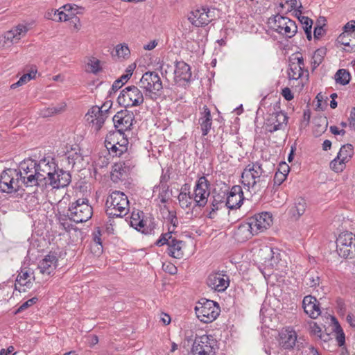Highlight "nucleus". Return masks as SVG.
Returning <instances> with one entry per match:
<instances>
[{
    "instance_id": "58836bf2",
    "label": "nucleus",
    "mask_w": 355,
    "mask_h": 355,
    "mask_svg": "<svg viewBox=\"0 0 355 355\" xmlns=\"http://www.w3.org/2000/svg\"><path fill=\"white\" fill-rule=\"evenodd\" d=\"M327 53L325 48L318 49L313 53L311 60V66L313 70L316 69L323 61V59Z\"/></svg>"
},
{
    "instance_id": "7ed1b4c3",
    "label": "nucleus",
    "mask_w": 355,
    "mask_h": 355,
    "mask_svg": "<svg viewBox=\"0 0 355 355\" xmlns=\"http://www.w3.org/2000/svg\"><path fill=\"white\" fill-rule=\"evenodd\" d=\"M139 85L144 89L146 97L153 101H157L162 94V81L158 73L155 71L144 73Z\"/></svg>"
},
{
    "instance_id": "6ab92c4d",
    "label": "nucleus",
    "mask_w": 355,
    "mask_h": 355,
    "mask_svg": "<svg viewBox=\"0 0 355 355\" xmlns=\"http://www.w3.org/2000/svg\"><path fill=\"white\" fill-rule=\"evenodd\" d=\"M229 277L222 272H212L207 279V285L211 289L223 292L229 286Z\"/></svg>"
},
{
    "instance_id": "c9c22d12",
    "label": "nucleus",
    "mask_w": 355,
    "mask_h": 355,
    "mask_svg": "<svg viewBox=\"0 0 355 355\" xmlns=\"http://www.w3.org/2000/svg\"><path fill=\"white\" fill-rule=\"evenodd\" d=\"M187 184H184V187L182 189L179 196H178V201L180 205L183 209L189 208L192 204V200H193V196L190 195L189 191L186 188Z\"/></svg>"
},
{
    "instance_id": "412c9836",
    "label": "nucleus",
    "mask_w": 355,
    "mask_h": 355,
    "mask_svg": "<svg viewBox=\"0 0 355 355\" xmlns=\"http://www.w3.org/2000/svg\"><path fill=\"white\" fill-rule=\"evenodd\" d=\"M288 121V116L283 112H274L270 115L267 120L266 129L270 132H273L283 129Z\"/></svg>"
},
{
    "instance_id": "3c124183",
    "label": "nucleus",
    "mask_w": 355,
    "mask_h": 355,
    "mask_svg": "<svg viewBox=\"0 0 355 355\" xmlns=\"http://www.w3.org/2000/svg\"><path fill=\"white\" fill-rule=\"evenodd\" d=\"M173 233V230H171V227H168V232L161 235L160 238L156 241V245L158 246H162L164 244H167L168 245V243H170L172 239H173L172 236Z\"/></svg>"
},
{
    "instance_id": "473e14b6",
    "label": "nucleus",
    "mask_w": 355,
    "mask_h": 355,
    "mask_svg": "<svg viewBox=\"0 0 355 355\" xmlns=\"http://www.w3.org/2000/svg\"><path fill=\"white\" fill-rule=\"evenodd\" d=\"M71 175L69 172L63 169H59V178H58L57 180L51 178L53 180L51 187L56 189L64 187L71 182Z\"/></svg>"
},
{
    "instance_id": "338daca9",
    "label": "nucleus",
    "mask_w": 355,
    "mask_h": 355,
    "mask_svg": "<svg viewBox=\"0 0 355 355\" xmlns=\"http://www.w3.org/2000/svg\"><path fill=\"white\" fill-rule=\"evenodd\" d=\"M45 17L46 19H51V20H53V21H58L57 10H51L50 11H48L45 14Z\"/></svg>"
},
{
    "instance_id": "a878e982",
    "label": "nucleus",
    "mask_w": 355,
    "mask_h": 355,
    "mask_svg": "<svg viewBox=\"0 0 355 355\" xmlns=\"http://www.w3.org/2000/svg\"><path fill=\"white\" fill-rule=\"evenodd\" d=\"M226 196L227 192L224 191L214 193L210 205L211 210L207 215L209 218H215L217 210L227 207Z\"/></svg>"
},
{
    "instance_id": "9d476101",
    "label": "nucleus",
    "mask_w": 355,
    "mask_h": 355,
    "mask_svg": "<svg viewBox=\"0 0 355 355\" xmlns=\"http://www.w3.org/2000/svg\"><path fill=\"white\" fill-rule=\"evenodd\" d=\"M269 24L275 31L289 38L294 36L297 31V26L294 21L279 15L270 17Z\"/></svg>"
},
{
    "instance_id": "09e8293b",
    "label": "nucleus",
    "mask_w": 355,
    "mask_h": 355,
    "mask_svg": "<svg viewBox=\"0 0 355 355\" xmlns=\"http://www.w3.org/2000/svg\"><path fill=\"white\" fill-rule=\"evenodd\" d=\"M35 75H36V71H31L30 73H25L19 78V80L17 83H13L10 86V87L12 89H15V88L17 87L18 86L24 85L25 83H28L31 79H33L35 77Z\"/></svg>"
},
{
    "instance_id": "2f4dec72",
    "label": "nucleus",
    "mask_w": 355,
    "mask_h": 355,
    "mask_svg": "<svg viewBox=\"0 0 355 355\" xmlns=\"http://www.w3.org/2000/svg\"><path fill=\"white\" fill-rule=\"evenodd\" d=\"M306 208V200L302 198H297L293 206L290 209V214L295 219H298L304 214Z\"/></svg>"
},
{
    "instance_id": "49530a36",
    "label": "nucleus",
    "mask_w": 355,
    "mask_h": 355,
    "mask_svg": "<svg viewBox=\"0 0 355 355\" xmlns=\"http://www.w3.org/2000/svg\"><path fill=\"white\" fill-rule=\"evenodd\" d=\"M306 285L311 288H316L320 286V277L314 272H309L306 275Z\"/></svg>"
},
{
    "instance_id": "1a4fd4ad",
    "label": "nucleus",
    "mask_w": 355,
    "mask_h": 355,
    "mask_svg": "<svg viewBox=\"0 0 355 355\" xmlns=\"http://www.w3.org/2000/svg\"><path fill=\"white\" fill-rule=\"evenodd\" d=\"M117 101L120 105L124 107H137L144 103V96L137 86H128L121 92Z\"/></svg>"
},
{
    "instance_id": "603ef678",
    "label": "nucleus",
    "mask_w": 355,
    "mask_h": 355,
    "mask_svg": "<svg viewBox=\"0 0 355 355\" xmlns=\"http://www.w3.org/2000/svg\"><path fill=\"white\" fill-rule=\"evenodd\" d=\"M75 14V12L67 14L63 11L57 10L58 21L72 20L73 22H75L76 21H79L76 17H74Z\"/></svg>"
},
{
    "instance_id": "72a5a7b5",
    "label": "nucleus",
    "mask_w": 355,
    "mask_h": 355,
    "mask_svg": "<svg viewBox=\"0 0 355 355\" xmlns=\"http://www.w3.org/2000/svg\"><path fill=\"white\" fill-rule=\"evenodd\" d=\"M302 308L304 311H320V304L317 296H305L302 301Z\"/></svg>"
},
{
    "instance_id": "7c9ffc66",
    "label": "nucleus",
    "mask_w": 355,
    "mask_h": 355,
    "mask_svg": "<svg viewBox=\"0 0 355 355\" xmlns=\"http://www.w3.org/2000/svg\"><path fill=\"white\" fill-rule=\"evenodd\" d=\"M183 241L178 240L175 238L172 239L168 243V254L175 259H181L183 257V251L182 250Z\"/></svg>"
},
{
    "instance_id": "c85d7f7f",
    "label": "nucleus",
    "mask_w": 355,
    "mask_h": 355,
    "mask_svg": "<svg viewBox=\"0 0 355 355\" xmlns=\"http://www.w3.org/2000/svg\"><path fill=\"white\" fill-rule=\"evenodd\" d=\"M259 256L262 258L265 263L269 262V264L272 266L277 265L279 260L278 249H273L268 246L260 249Z\"/></svg>"
},
{
    "instance_id": "79ce46f5",
    "label": "nucleus",
    "mask_w": 355,
    "mask_h": 355,
    "mask_svg": "<svg viewBox=\"0 0 355 355\" xmlns=\"http://www.w3.org/2000/svg\"><path fill=\"white\" fill-rule=\"evenodd\" d=\"M196 317L204 323H209L216 320L218 315L219 312H195Z\"/></svg>"
},
{
    "instance_id": "4468645a",
    "label": "nucleus",
    "mask_w": 355,
    "mask_h": 355,
    "mask_svg": "<svg viewBox=\"0 0 355 355\" xmlns=\"http://www.w3.org/2000/svg\"><path fill=\"white\" fill-rule=\"evenodd\" d=\"M112 120L116 128L115 132L124 133L130 130L135 120V115L132 112L125 109L117 112Z\"/></svg>"
},
{
    "instance_id": "4be33fe9",
    "label": "nucleus",
    "mask_w": 355,
    "mask_h": 355,
    "mask_svg": "<svg viewBox=\"0 0 355 355\" xmlns=\"http://www.w3.org/2000/svg\"><path fill=\"white\" fill-rule=\"evenodd\" d=\"M243 199L241 187L239 185L233 186L230 192L227 193L225 201L227 207L230 209L239 208L242 205Z\"/></svg>"
},
{
    "instance_id": "6e6d98bb",
    "label": "nucleus",
    "mask_w": 355,
    "mask_h": 355,
    "mask_svg": "<svg viewBox=\"0 0 355 355\" xmlns=\"http://www.w3.org/2000/svg\"><path fill=\"white\" fill-rule=\"evenodd\" d=\"M88 67L90 68V71L93 73H97L101 71L100 60L94 57H92L88 62Z\"/></svg>"
},
{
    "instance_id": "f3484780",
    "label": "nucleus",
    "mask_w": 355,
    "mask_h": 355,
    "mask_svg": "<svg viewBox=\"0 0 355 355\" xmlns=\"http://www.w3.org/2000/svg\"><path fill=\"white\" fill-rule=\"evenodd\" d=\"M214 343L211 336L203 335L195 339L192 352L195 355H210L213 353Z\"/></svg>"
},
{
    "instance_id": "aec40b11",
    "label": "nucleus",
    "mask_w": 355,
    "mask_h": 355,
    "mask_svg": "<svg viewBox=\"0 0 355 355\" xmlns=\"http://www.w3.org/2000/svg\"><path fill=\"white\" fill-rule=\"evenodd\" d=\"M248 220L253 227V232L257 234L266 230L272 223V216L268 212L257 214Z\"/></svg>"
},
{
    "instance_id": "5701e85b",
    "label": "nucleus",
    "mask_w": 355,
    "mask_h": 355,
    "mask_svg": "<svg viewBox=\"0 0 355 355\" xmlns=\"http://www.w3.org/2000/svg\"><path fill=\"white\" fill-rule=\"evenodd\" d=\"M134 166L135 164L130 159L120 161L115 163L112 166V171L111 174L112 180L114 182H117L119 180H121L128 175Z\"/></svg>"
},
{
    "instance_id": "8fccbe9b",
    "label": "nucleus",
    "mask_w": 355,
    "mask_h": 355,
    "mask_svg": "<svg viewBox=\"0 0 355 355\" xmlns=\"http://www.w3.org/2000/svg\"><path fill=\"white\" fill-rule=\"evenodd\" d=\"M116 55L119 58H127L130 53V49L125 44H117L115 47Z\"/></svg>"
},
{
    "instance_id": "a211bd4d",
    "label": "nucleus",
    "mask_w": 355,
    "mask_h": 355,
    "mask_svg": "<svg viewBox=\"0 0 355 355\" xmlns=\"http://www.w3.org/2000/svg\"><path fill=\"white\" fill-rule=\"evenodd\" d=\"M86 121L92 124L95 131H98L103 125L107 118V110H102L98 106H94L89 110L86 116Z\"/></svg>"
},
{
    "instance_id": "de8ad7c7",
    "label": "nucleus",
    "mask_w": 355,
    "mask_h": 355,
    "mask_svg": "<svg viewBox=\"0 0 355 355\" xmlns=\"http://www.w3.org/2000/svg\"><path fill=\"white\" fill-rule=\"evenodd\" d=\"M309 334L315 340L320 338V334H322V328L316 323L312 321L309 322Z\"/></svg>"
},
{
    "instance_id": "9b49d317",
    "label": "nucleus",
    "mask_w": 355,
    "mask_h": 355,
    "mask_svg": "<svg viewBox=\"0 0 355 355\" xmlns=\"http://www.w3.org/2000/svg\"><path fill=\"white\" fill-rule=\"evenodd\" d=\"M216 16V10L202 6L192 10L188 17L189 21L196 27H202L211 22Z\"/></svg>"
},
{
    "instance_id": "dca6fc26",
    "label": "nucleus",
    "mask_w": 355,
    "mask_h": 355,
    "mask_svg": "<svg viewBox=\"0 0 355 355\" xmlns=\"http://www.w3.org/2000/svg\"><path fill=\"white\" fill-rule=\"evenodd\" d=\"M38 186L43 182L46 178L51 176L52 173L56 171L57 164L53 158L51 157H44L37 161Z\"/></svg>"
},
{
    "instance_id": "13d9d810",
    "label": "nucleus",
    "mask_w": 355,
    "mask_h": 355,
    "mask_svg": "<svg viewBox=\"0 0 355 355\" xmlns=\"http://www.w3.org/2000/svg\"><path fill=\"white\" fill-rule=\"evenodd\" d=\"M167 219L170 221V223L172 225V228L171 230H173L175 231V227L178 226V220L175 216V213L172 211H168V216Z\"/></svg>"
},
{
    "instance_id": "4d7b16f0",
    "label": "nucleus",
    "mask_w": 355,
    "mask_h": 355,
    "mask_svg": "<svg viewBox=\"0 0 355 355\" xmlns=\"http://www.w3.org/2000/svg\"><path fill=\"white\" fill-rule=\"evenodd\" d=\"M351 37V35H348V33H343L338 36L337 42L342 45L349 46L352 48V44H350Z\"/></svg>"
},
{
    "instance_id": "c756f323",
    "label": "nucleus",
    "mask_w": 355,
    "mask_h": 355,
    "mask_svg": "<svg viewBox=\"0 0 355 355\" xmlns=\"http://www.w3.org/2000/svg\"><path fill=\"white\" fill-rule=\"evenodd\" d=\"M174 72L176 77L187 82L191 78V67L183 61L176 62Z\"/></svg>"
},
{
    "instance_id": "cd10ccee",
    "label": "nucleus",
    "mask_w": 355,
    "mask_h": 355,
    "mask_svg": "<svg viewBox=\"0 0 355 355\" xmlns=\"http://www.w3.org/2000/svg\"><path fill=\"white\" fill-rule=\"evenodd\" d=\"M198 119L202 136H206L209 132L212 125V116L211 112L207 105H204L200 112Z\"/></svg>"
},
{
    "instance_id": "bb28decb",
    "label": "nucleus",
    "mask_w": 355,
    "mask_h": 355,
    "mask_svg": "<svg viewBox=\"0 0 355 355\" xmlns=\"http://www.w3.org/2000/svg\"><path fill=\"white\" fill-rule=\"evenodd\" d=\"M57 262L56 254L55 252H49L40 262L38 268L42 273L50 275L55 269Z\"/></svg>"
},
{
    "instance_id": "f8f14e48",
    "label": "nucleus",
    "mask_w": 355,
    "mask_h": 355,
    "mask_svg": "<svg viewBox=\"0 0 355 355\" xmlns=\"http://www.w3.org/2000/svg\"><path fill=\"white\" fill-rule=\"evenodd\" d=\"M330 326L331 331V333H328L327 329H325V331H324L322 334H320V338L317 341L320 342L321 344L332 341L333 338L331 334L333 333L334 334L337 345L339 347L344 346L345 345V335L340 324L335 316L331 315Z\"/></svg>"
},
{
    "instance_id": "e433bc0d",
    "label": "nucleus",
    "mask_w": 355,
    "mask_h": 355,
    "mask_svg": "<svg viewBox=\"0 0 355 355\" xmlns=\"http://www.w3.org/2000/svg\"><path fill=\"white\" fill-rule=\"evenodd\" d=\"M237 234L243 235V239H250L253 235L256 234L253 232V227L251 224H250V221L248 219V221L241 223L238 228Z\"/></svg>"
},
{
    "instance_id": "774afa93",
    "label": "nucleus",
    "mask_w": 355,
    "mask_h": 355,
    "mask_svg": "<svg viewBox=\"0 0 355 355\" xmlns=\"http://www.w3.org/2000/svg\"><path fill=\"white\" fill-rule=\"evenodd\" d=\"M324 33V30L322 26H316L314 28V37L315 39H319L321 36H322Z\"/></svg>"
},
{
    "instance_id": "0eeeda50",
    "label": "nucleus",
    "mask_w": 355,
    "mask_h": 355,
    "mask_svg": "<svg viewBox=\"0 0 355 355\" xmlns=\"http://www.w3.org/2000/svg\"><path fill=\"white\" fill-rule=\"evenodd\" d=\"M128 141L124 133L110 132L105 139V146L113 157H120L128 150Z\"/></svg>"
},
{
    "instance_id": "a19ab883",
    "label": "nucleus",
    "mask_w": 355,
    "mask_h": 355,
    "mask_svg": "<svg viewBox=\"0 0 355 355\" xmlns=\"http://www.w3.org/2000/svg\"><path fill=\"white\" fill-rule=\"evenodd\" d=\"M353 155V147L351 144L343 145L340 151L338 153V159L343 160L345 163L349 160V159Z\"/></svg>"
},
{
    "instance_id": "ddd939ff",
    "label": "nucleus",
    "mask_w": 355,
    "mask_h": 355,
    "mask_svg": "<svg viewBox=\"0 0 355 355\" xmlns=\"http://www.w3.org/2000/svg\"><path fill=\"white\" fill-rule=\"evenodd\" d=\"M142 211H134L130 218V225L143 234H150L155 227L153 218L148 217L144 218Z\"/></svg>"
},
{
    "instance_id": "c03bdc74",
    "label": "nucleus",
    "mask_w": 355,
    "mask_h": 355,
    "mask_svg": "<svg viewBox=\"0 0 355 355\" xmlns=\"http://www.w3.org/2000/svg\"><path fill=\"white\" fill-rule=\"evenodd\" d=\"M299 21L302 24L306 37L309 40L312 38L311 36V28L313 25V21L308 17H299Z\"/></svg>"
},
{
    "instance_id": "39448f33",
    "label": "nucleus",
    "mask_w": 355,
    "mask_h": 355,
    "mask_svg": "<svg viewBox=\"0 0 355 355\" xmlns=\"http://www.w3.org/2000/svg\"><path fill=\"white\" fill-rule=\"evenodd\" d=\"M0 191L22 196L24 189L21 188L17 169L7 168L1 173L0 176Z\"/></svg>"
},
{
    "instance_id": "393cba45",
    "label": "nucleus",
    "mask_w": 355,
    "mask_h": 355,
    "mask_svg": "<svg viewBox=\"0 0 355 355\" xmlns=\"http://www.w3.org/2000/svg\"><path fill=\"white\" fill-rule=\"evenodd\" d=\"M28 31V28L22 24L17 26L15 28L5 33L1 38L0 42H3V46L8 44L17 43Z\"/></svg>"
},
{
    "instance_id": "6e6552de",
    "label": "nucleus",
    "mask_w": 355,
    "mask_h": 355,
    "mask_svg": "<svg viewBox=\"0 0 355 355\" xmlns=\"http://www.w3.org/2000/svg\"><path fill=\"white\" fill-rule=\"evenodd\" d=\"M336 252L344 259L355 257V234L352 232H342L336 241Z\"/></svg>"
},
{
    "instance_id": "f03ea898",
    "label": "nucleus",
    "mask_w": 355,
    "mask_h": 355,
    "mask_svg": "<svg viewBox=\"0 0 355 355\" xmlns=\"http://www.w3.org/2000/svg\"><path fill=\"white\" fill-rule=\"evenodd\" d=\"M106 207L108 218H123L129 211L128 197L121 191H114L107 198Z\"/></svg>"
},
{
    "instance_id": "a18cd8bd",
    "label": "nucleus",
    "mask_w": 355,
    "mask_h": 355,
    "mask_svg": "<svg viewBox=\"0 0 355 355\" xmlns=\"http://www.w3.org/2000/svg\"><path fill=\"white\" fill-rule=\"evenodd\" d=\"M302 74L303 71L300 67L295 65V63H292L290 64V67L288 70V76L289 79L297 80L301 78Z\"/></svg>"
},
{
    "instance_id": "864d4df0",
    "label": "nucleus",
    "mask_w": 355,
    "mask_h": 355,
    "mask_svg": "<svg viewBox=\"0 0 355 355\" xmlns=\"http://www.w3.org/2000/svg\"><path fill=\"white\" fill-rule=\"evenodd\" d=\"M344 33H348V35H351V37H353V38H355V21L352 20L349 22H347L344 26ZM352 51H355V42L352 44Z\"/></svg>"
},
{
    "instance_id": "423d86ee",
    "label": "nucleus",
    "mask_w": 355,
    "mask_h": 355,
    "mask_svg": "<svg viewBox=\"0 0 355 355\" xmlns=\"http://www.w3.org/2000/svg\"><path fill=\"white\" fill-rule=\"evenodd\" d=\"M92 207L87 198H79L72 202L68 210V216L70 220L76 223L87 221L92 218Z\"/></svg>"
},
{
    "instance_id": "680f3d73",
    "label": "nucleus",
    "mask_w": 355,
    "mask_h": 355,
    "mask_svg": "<svg viewBox=\"0 0 355 355\" xmlns=\"http://www.w3.org/2000/svg\"><path fill=\"white\" fill-rule=\"evenodd\" d=\"M59 168L57 166L56 171L54 173H52V175L51 176H49L46 178V180H45L43 182L45 184H49L51 186L52 184V178H53L55 180H57L58 178H59Z\"/></svg>"
},
{
    "instance_id": "b1692460",
    "label": "nucleus",
    "mask_w": 355,
    "mask_h": 355,
    "mask_svg": "<svg viewBox=\"0 0 355 355\" xmlns=\"http://www.w3.org/2000/svg\"><path fill=\"white\" fill-rule=\"evenodd\" d=\"M279 345L286 349H293L297 341V334L291 327L283 328L279 333Z\"/></svg>"
},
{
    "instance_id": "20e7f679",
    "label": "nucleus",
    "mask_w": 355,
    "mask_h": 355,
    "mask_svg": "<svg viewBox=\"0 0 355 355\" xmlns=\"http://www.w3.org/2000/svg\"><path fill=\"white\" fill-rule=\"evenodd\" d=\"M17 170L21 185L26 187L38 186L37 161L31 158L21 162Z\"/></svg>"
},
{
    "instance_id": "ea45409f",
    "label": "nucleus",
    "mask_w": 355,
    "mask_h": 355,
    "mask_svg": "<svg viewBox=\"0 0 355 355\" xmlns=\"http://www.w3.org/2000/svg\"><path fill=\"white\" fill-rule=\"evenodd\" d=\"M31 279L32 277L27 270H21V272H19V275H17L15 286H17V284H19L20 286L30 288L31 284Z\"/></svg>"
},
{
    "instance_id": "0e129e2a",
    "label": "nucleus",
    "mask_w": 355,
    "mask_h": 355,
    "mask_svg": "<svg viewBox=\"0 0 355 355\" xmlns=\"http://www.w3.org/2000/svg\"><path fill=\"white\" fill-rule=\"evenodd\" d=\"M336 304L338 311H343L347 308V305L342 298H337L336 300Z\"/></svg>"
},
{
    "instance_id": "69168bd1",
    "label": "nucleus",
    "mask_w": 355,
    "mask_h": 355,
    "mask_svg": "<svg viewBox=\"0 0 355 355\" xmlns=\"http://www.w3.org/2000/svg\"><path fill=\"white\" fill-rule=\"evenodd\" d=\"M159 319L165 325L169 324L171 321V316L165 312H161Z\"/></svg>"
},
{
    "instance_id": "f257e3e1",
    "label": "nucleus",
    "mask_w": 355,
    "mask_h": 355,
    "mask_svg": "<svg viewBox=\"0 0 355 355\" xmlns=\"http://www.w3.org/2000/svg\"><path fill=\"white\" fill-rule=\"evenodd\" d=\"M268 177L262 165L257 162H253L244 168L241 175V182L248 191L255 194L266 187Z\"/></svg>"
},
{
    "instance_id": "f704fd0d",
    "label": "nucleus",
    "mask_w": 355,
    "mask_h": 355,
    "mask_svg": "<svg viewBox=\"0 0 355 355\" xmlns=\"http://www.w3.org/2000/svg\"><path fill=\"white\" fill-rule=\"evenodd\" d=\"M212 309L220 310V306L218 303L213 300H207L206 298L200 299L194 307V311H210Z\"/></svg>"
},
{
    "instance_id": "37998d69",
    "label": "nucleus",
    "mask_w": 355,
    "mask_h": 355,
    "mask_svg": "<svg viewBox=\"0 0 355 355\" xmlns=\"http://www.w3.org/2000/svg\"><path fill=\"white\" fill-rule=\"evenodd\" d=\"M335 80L337 83L345 85L350 80V73L346 69H339L335 74Z\"/></svg>"
},
{
    "instance_id": "2eb2a0df",
    "label": "nucleus",
    "mask_w": 355,
    "mask_h": 355,
    "mask_svg": "<svg viewBox=\"0 0 355 355\" xmlns=\"http://www.w3.org/2000/svg\"><path fill=\"white\" fill-rule=\"evenodd\" d=\"M208 187L209 184L206 178H200L196 182L193 193L192 194L195 207H203L206 205L207 198L210 194Z\"/></svg>"
},
{
    "instance_id": "e2e57ef3",
    "label": "nucleus",
    "mask_w": 355,
    "mask_h": 355,
    "mask_svg": "<svg viewBox=\"0 0 355 355\" xmlns=\"http://www.w3.org/2000/svg\"><path fill=\"white\" fill-rule=\"evenodd\" d=\"M286 174L284 173H276L274 178L275 183L279 185L286 179Z\"/></svg>"
},
{
    "instance_id": "bf43d9fd",
    "label": "nucleus",
    "mask_w": 355,
    "mask_h": 355,
    "mask_svg": "<svg viewBox=\"0 0 355 355\" xmlns=\"http://www.w3.org/2000/svg\"><path fill=\"white\" fill-rule=\"evenodd\" d=\"M38 299L37 297H33L29 299L26 302H24L16 311H23L31 305L35 304L37 302Z\"/></svg>"
},
{
    "instance_id": "5fc2aeb1",
    "label": "nucleus",
    "mask_w": 355,
    "mask_h": 355,
    "mask_svg": "<svg viewBox=\"0 0 355 355\" xmlns=\"http://www.w3.org/2000/svg\"><path fill=\"white\" fill-rule=\"evenodd\" d=\"M344 167L345 162L343 160L338 159V156L330 162V168L335 172L342 171Z\"/></svg>"
},
{
    "instance_id": "052dcab7",
    "label": "nucleus",
    "mask_w": 355,
    "mask_h": 355,
    "mask_svg": "<svg viewBox=\"0 0 355 355\" xmlns=\"http://www.w3.org/2000/svg\"><path fill=\"white\" fill-rule=\"evenodd\" d=\"M282 95L286 101H291L294 98L293 94L288 87H285L282 89Z\"/></svg>"
},
{
    "instance_id": "4c0bfd02",
    "label": "nucleus",
    "mask_w": 355,
    "mask_h": 355,
    "mask_svg": "<svg viewBox=\"0 0 355 355\" xmlns=\"http://www.w3.org/2000/svg\"><path fill=\"white\" fill-rule=\"evenodd\" d=\"M67 160L69 164H71L72 167L75 166H78V168L83 166V156L80 152H69L67 155Z\"/></svg>"
}]
</instances>
